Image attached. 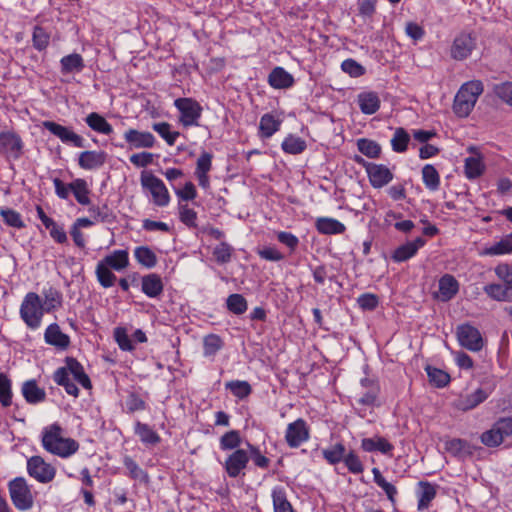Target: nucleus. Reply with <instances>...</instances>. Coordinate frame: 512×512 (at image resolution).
<instances>
[{
	"mask_svg": "<svg viewBox=\"0 0 512 512\" xmlns=\"http://www.w3.org/2000/svg\"><path fill=\"white\" fill-rule=\"evenodd\" d=\"M268 83L275 89H288L293 86L294 78L283 67H275L268 76Z\"/></svg>",
	"mask_w": 512,
	"mask_h": 512,
	"instance_id": "obj_26",
	"label": "nucleus"
},
{
	"mask_svg": "<svg viewBox=\"0 0 512 512\" xmlns=\"http://www.w3.org/2000/svg\"><path fill=\"white\" fill-rule=\"evenodd\" d=\"M447 450L457 456L470 453V446L467 441L462 439H452L446 444Z\"/></svg>",
	"mask_w": 512,
	"mask_h": 512,
	"instance_id": "obj_61",
	"label": "nucleus"
},
{
	"mask_svg": "<svg viewBox=\"0 0 512 512\" xmlns=\"http://www.w3.org/2000/svg\"><path fill=\"white\" fill-rule=\"evenodd\" d=\"M410 136L404 128H397L391 139L392 150L397 153H403L407 150Z\"/></svg>",
	"mask_w": 512,
	"mask_h": 512,
	"instance_id": "obj_52",
	"label": "nucleus"
},
{
	"mask_svg": "<svg viewBox=\"0 0 512 512\" xmlns=\"http://www.w3.org/2000/svg\"><path fill=\"white\" fill-rule=\"evenodd\" d=\"M134 257L141 266L149 269L155 267L157 264V256L148 246L136 247L134 249Z\"/></svg>",
	"mask_w": 512,
	"mask_h": 512,
	"instance_id": "obj_42",
	"label": "nucleus"
},
{
	"mask_svg": "<svg viewBox=\"0 0 512 512\" xmlns=\"http://www.w3.org/2000/svg\"><path fill=\"white\" fill-rule=\"evenodd\" d=\"M271 496L274 512H295L291 503L287 499V494L283 487H274Z\"/></svg>",
	"mask_w": 512,
	"mask_h": 512,
	"instance_id": "obj_38",
	"label": "nucleus"
},
{
	"mask_svg": "<svg viewBox=\"0 0 512 512\" xmlns=\"http://www.w3.org/2000/svg\"><path fill=\"white\" fill-rule=\"evenodd\" d=\"M494 92L502 101L512 106V82L496 85Z\"/></svg>",
	"mask_w": 512,
	"mask_h": 512,
	"instance_id": "obj_64",
	"label": "nucleus"
},
{
	"mask_svg": "<svg viewBox=\"0 0 512 512\" xmlns=\"http://www.w3.org/2000/svg\"><path fill=\"white\" fill-rule=\"evenodd\" d=\"M134 433L139 437L142 443L146 445H156L160 442V436L148 424L137 421L134 427Z\"/></svg>",
	"mask_w": 512,
	"mask_h": 512,
	"instance_id": "obj_37",
	"label": "nucleus"
},
{
	"mask_svg": "<svg viewBox=\"0 0 512 512\" xmlns=\"http://www.w3.org/2000/svg\"><path fill=\"white\" fill-rule=\"evenodd\" d=\"M459 345L471 352H479L484 347V339L480 331L471 324H461L456 329Z\"/></svg>",
	"mask_w": 512,
	"mask_h": 512,
	"instance_id": "obj_11",
	"label": "nucleus"
},
{
	"mask_svg": "<svg viewBox=\"0 0 512 512\" xmlns=\"http://www.w3.org/2000/svg\"><path fill=\"white\" fill-rule=\"evenodd\" d=\"M114 338L119 348L123 351H132L134 346L125 328L117 327L114 330Z\"/></svg>",
	"mask_w": 512,
	"mask_h": 512,
	"instance_id": "obj_59",
	"label": "nucleus"
},
{
	"mask_svg": "<svg viewBox=\"0 0 512 512\" xmlns=\"http://www.w3.org/2000/svg\"><path fill=\"white\" fill-rule=\"evenodd\" d=\"M106 159L104 151L87 150L79 154L78 165L84 170H96L105 164Z\"/></svg>",
	"mask_w": 512,
	"mask_h": 512,
	"instance_id": "obj_19",
	"label": "nucleus"
},
{
	"mask_svg": "<svg viewBox=\"0 0 512 512\" xmlns=\"http://www.w3.org/2000/svg\"><path fill=\"white\" fill-rule=\"evenodd\" d=\"M44 340L47 344L59 350H65L70 345V337L63 333L58 324H50L44 332Z\"/></svg>",
	"mask_w": 512,
	"mask_h": 512,
	"instance_id": "obj_21",
	"label": "nucleus"
},
{
	"mask_svg": "<svg viewBox=\"0 0 512 512\" xmlns=\"http://www.w3.org/2000/svg\"><path fill=\"white\" fill-rule=\"evenodd\" d=\"M419 490L417 491V497H418V505L417 509L419 511H424L429 508L432 500L436 496V487L435 485L426 482V481H420L419 484Z\"/></svg>",
	"mask_w": 512,
	"mask_h": 512,
	"instance_id": "obj_30",
	"label": "nucleus"
},
{
	"mask_svg": "<svg viewBox=\"0 0 512 512\" xmlns=\"http://www.w3.org/2000/svg\"><path fill=\"white\" fill-rule=\"evenodd\" d=\"M483 90V83L479 80L464 83L455 96L453 104L454 113L459 117H467L473 110Z\"/></svg>",
	"mask_w": 512,
	"mask_h": 512,
	"instance_id": "obj_4",
	"label": "nucleus"
},
{
	"mask_svg": "<svg viewBox=\"0 0 512 512\" xmlns=\"http://www.w3.org/2000/svg\"><path fill=\"white\" fill-rule=\"evenodd\" d=\"M485 171V164L483 157L479 153H474L472 156L464 160V174L467 179L474 180L479 178Z\"/></svg>",
	"mask_w": 512,
	"mask_h": 512,
	"instance_id": "obj_27",
	"label": "nucleus"
},
{
	"mask_svg": "<svg viewBox=\"0 0 512 512\" xmlns=\"http://www.w3.org/2000/svg\"><path fill=\"white\" fill-rule=\"evenodd\" d=\"M489 396V392L482 388L476 389L471 394L461 397L458 400L457 407L463 411L474 409L479 404L484 402Z\"/></svg>",
	"mask_w": 512,
	"mask_h": 512,
	"instance_id": "obj_31",
	"label": "nucleus"
},
{
	"mask_svg": "<svg viewBox=\"0 0 512 512\" xmlns=\"http://www.w3.org/2000/svg\"><path fill=\"white\" fill-rule=\"evenodd\" d=\"M174 106L180 112L179 122L184 127L199 126V119L202 115L201 105L192 98H177Z\"/></svg>",
	"mask_w": 512,
	"mask_h": 512,
	"instance_id": "obj_8",
	"label": "nucleus"
},
{
	"mask_svg": "<svg viewBox=\"0 0 512 512\" xmlns=\"http://www.w3.org/2000/svg\"><path fill=\"white\" fill-rule=\"evenodd\" d=\"M282 119L272 113H266L261 116L259 122L258 135L262 139L272 137L277 131L280 130Z\"/></svg>",
	"mask_w": 512,
	"mask_h": 512,
	"instance_id": "obj_25",
	"label": "nucleus"
},
{
	"mask_svg": "<svg viewBox=\"0 0 512 512\" xmlns=\"http://www.w3.org/2000/svg\"><path fill=\"white\" fill-rule=\"evenodd\" d=\"M152 129L157 132L169 146H173L180 136L178 131H172L168 122H159L152 125Z\"/></svg>",
	"mask_w": 512,
	"mask_h": 512,
	"instance_id": "obj_49",
	"label": "nucleus"
},
{
	"mask_svg": "<svg viewBox=\"0 0 512 512\" xmlns=\"http://www.w3.org/2000/svg\"><path fill=\"white\" fill-rule=\"evenodd\" d=\"M130 266L129 252L126 249L113 250L99 260L95 266V276L102 288H111L117 281L114 272H122Z\"/></svg>",
	"mask_w": 512,
	"mask_h": 512,
	"instance_id": "obj_1",
	"label": "nucleus"
},
{
	"mask_svg": "<svg viewBox=\"0 0 512 512\" xmlns=\"http://www.w3.org/2000/svg\"><path fill=\"white\" fill-rule=\"evenodd\" d=\"M477 39L472 33L461 32L453 40L450 55L454 60L467 59L476 48Z\"/></svg>",
	"mask_w": 512,
	"mask_h": 512,
	"instance_id": "obj_13",
	"label": "nucleus"
},
{
	"mask_svg": "<svg viewBox=\"0 0 512 512\" xmlns=\"http://www.w3.org/2000/svg\"><path fill=\"white\" fill-rule=\"evenodd\" d=\"M343 462L345 463L347 469L353 474H360L364 470L361 460L354 451L346 453Z\"/></svg>",
	"mask_w": 512,
	"mask_h": 512,
	"instance_id": "obj_60",
	"label": "nucleus"
},
{
	"mask_svg": "<svg viewBox=\"0 0 512 512\" xmlns=\"http://www.w3.org/2000/svg\"><path fill=\"white\" fill-rule=\"evenodd\" d=\"M509 254H512V242L505 237L497 242L484 245L478 251V255L481 257H497Z\"/></svg>",
	"mask_w": 512,
	"mask_h": 512,
	"instance_id": "obj_23",
	"label": "nucleus"
},
{
	"mask_svg": "<svg viewBox=\"0 0 512 512\" xmlns=\"http://www.w3.org/2000/svg\"><path fill=\"white\" fill-rule=\"evenodd\" d=\"M310 438V429L307 422L298 418L294 422L287 425L285 432V440L289 447L297 448Z\"/></svg>",
	"mask_w": 512,
	"mask_h": 512,
	"instance_id": "obj_14",
	"label": "nucleus"
},
{
	"mask_svg": "<svg viewBox=\"0 0 512 512\" xmlns=\"http://www.w3.org/2000/svg\"><path fill=\"white\" fill-rule=\"evenodd\" d=\"M22 150V141L18 135L10 131L0 133V151L6 155L18 158Z\"/></svg>",
	"mask_w": 512,
	"mask_h": 512,
	"instance_id": "obj_20",
	"label": "nucleus"
},
{
	"mask_svg": "<svg viewBox=\"0 0 512 512\" xmlns=\"http://www.w3.org/2000/svg\"><path fill=\"white\" fill-rule=\"evenodd\" d=\"M323 458L331 465H335L344 460L346 448L343 443L338 442L322 450Z\"/></svg>",
	"mask_w": 512,
	"mask_h": 512,
	"instance_id": "obj_44",
	"label": "nucleus"
},
{
	"mask_svg": "<svg viewBox=\"0 0 512 512\" xmlns=\"http://www.w3.org/2000/svg\"><path fill=\"white\" fill-rule=\"evenodd\" d=\"M484 292L489 298L498 302L512 301L509 293V287L505 284L490 283L484 286Z\"/></svg>",
	"mask_w": 512,
	"mask_h": 512,
	"instance_id": "obj_41",
	"label": "nucleus"
},
{
	"mask_svg": "<svg viewBox=\"0 0 512 512\" xmlns=\"http://www.w3.org/2000/svg\"><path fill=\"white\" fill-rule=\"evenodd\" d=\"M71 188L72 193L79 204L87 206L91 203L89 197L90 189L85 179L77 178L73 180Z\"/></svg>",
	"mask_w": 512,
	"mask_h": 512,
	"instance_id": "obj_43",
	"label": "nucleus"
},
{
	"mask_svg": "<svg viewBox=\"0 0 512 512\" xmlns=\"http://www.w3.org/2000/svg\"><path fill=\"white\" fill-rule=\"evenodd\" d=\"M84 60L78 53L66 55L60 60L62 74L79 73L84 68Z\"/></svg>",
	"mask_w": 512,
	"mask_h": 512,
	"instance_id": "obj_36",
	"label": "nucleus"
},
{
	"mask_svg": "<svg viewBox=\"0 0 512 512\" xmlns=\"http://www.w3.org/2000/svg\"><path fill=\"white\" fill-rule=\"evenodd\" d=\"M123 465L130 478L144 482L148 480L147 473L130 456H124Z\"/></svg>",
	"mask_w": 512,
	"mask_h": 512,
	"instance_id": "obj_54",
	"label": "nucleus"
},
{
	"mask_svg": "<svg viewBox=\"0 0 512 512\" xmlns=\"http://www.w3.org/2000/svg\"><path fill=\"white\" fill-rule=\"evenodd\" d=\"M316 228L319 233L326 235L341 234L346 229L343 223L337 219L329 217L318 218L316 221Z\"/></svg>",
	"mask_w": 512,
	"mask_h": 512,
	"instance_id": "obj_35",
	"label": "nucleus"
},
{
	"mask_svg": "<svg viewBox=\"0 0 512 512\" xmlns=\"http://www.w3.org/2000/svg\"><path fill=\"white\" fill-rule=\"evenodd\" d=\"M130 149L152 148L156 143L155 136L148 131L130 128L123 135Z\"/></svg>",
	"mask_w": 512,
	"mask_h": 512,
	"instance_id": "obj_16",
	"label": "nucleus"
},
{
	"mask_svg": "<svg viewBox=\"0 0 512 512\" xmlns=\"http://www.w3.org/2000/svg\"><path fill=\"white\" fill-rule=\"evenodd\" d=\"M494 273L506 286L512 283V264L502 262L495 266Z\"/></svg>",
	"mask_w": 512,
	"mask_h": 512,
	"instance_id": "obj_63",
	"label": "nucleus"
},
{
	"mask_svg": "<svg viewBox=\"0 0 512 512\" xmlns=\"http://www.w3.org/2000/svg\"><path fill=\"white\" fill-rule=\"evenodd\" d=\"M22 395L27 403L38 404L46 399V392L40 388L35 380H28L23 383L21 388Z\"/></svg>",
	"mask_w": 512,
	"mask_h": 512,
	"instance_id": "obj_28",
	"label": "nucleus"
},
{
	"mask_svg": "<svg viewBox=\"0 0 512 512\" xmlns=\"http://www.w3.org/2000/svg\"><path fill=\"white\" fill-rule=\"evenodd\" d=\"M46 313L40 295L28 292L20 305L19 314L26 326L32 330L38 329L42 324V318Z\"/></svg>",
	"mask_w": 512,
	"mask_h": 512,
	"instance_id": "obj_5",
	"label": "nucleus"
},
{
	"mask_svg": "<svg viewBox=\"0 0 512 512\" xmlns=\"http://www.w3.org/2000/svg\"><path fill=\"white\" fill-rule=\"evenodd\" d=\"M12 380L5 373H0V404L7 408L12 405Z\"/></svg>",
	"mask_w": 512,
	"mask_h": 512,
	"instance_id": "obj_46",
	"label": "nucleus"
},
{
	"mask_svg": "<svg viewBox=\"0 0 512 512\" xmlns=\"http://www.w3.org/2000/svg\"><path fill=\"white\" fill-rule=\"evenodd\" d=\"M227 309L236 314L241 315L246 312L248 304L246 299L241 294H231L226 300Z\"/></svg>",
	"mask_w": 512,
	"mask_h": 512,
	"instance_id": "obj_55",
	"label": "nucleus"
},
{
	"mask_svg": "<svg viewBox=\"0 0 512 512\" xmlns=\"http://www.w3.org/2000/svg\"><path fill=\"white\" fill-rule=\"evenodd\" d=\"M8 489L13 505L19 511L30 510L33 506V495L23 477H16L8 483Z\"/></svg>",
	"mask_w": 512,
	"mask_h": 512,
	"instance_id": "obj_6",
	"label": "nucleus"
},
{
	"mask_svg": "<svg viewBox=\"0 0 512 512\" xmlns=\"http://www.w3.org/2000/svg\"><path fill=\"white\" fill-rule=\"evenodd\" d=\"M422 181L424 186L432 192H435L440 187V175L437 169L431 165L426 164L421 170Z\"/></svg>",
	"mask_w": 512,
	"mask_h": 512,
	"instance_id": "obj_39",
	"label": "nucleus"
},
{
	"mask_svg": "<svg viewBox=\"0 0 512 512\" xmlns=\"http://www.w3.org/2000/svg\"><path fill=\"white\" fill-rule=\"evenodd\" d=\"M425 244V239L417 237L415 240L408 241L405 244L397 247L394 250L393 254L391 255V258L396 263L405 262L414 257L417 254L418 250L422 248Z\"/></svg>",
	"mask_w": 512,
	"mask_h": 512,
	"instance_id": "obj_18",
	"label": "nucleus"
},
{
	"mask_svg": "<svg viewBox=\"0 0 512 512\" xmlns=\"http://www.w3.org/2000/svg\"><path fill=\"white\" fill-rule=\"evenodd\" d=\"M358 150L369 158H378L381 153V146L373 140L360 138L357 140Z\"/></svg>",
	"mask_w": 512,
	"mask_h": 512,
	"instance_id": "obj_53",
	"label": "nucleus"
},
{
	"mask_svg": "<svg viewBox=\"0 0 512 512\" xmlns=\"http://www.w3.org/2000/svg\"><path fill=\"white\" fill-rule=\"evenodd\" d=\"M361 448L365 452L379 451L382 454H391L393 445L385 438L381 436H375L372 438H364L361 441Z\"/></svg>",
	"mask_w": 512,
	"mask_h": 512,
	"instance_id": "obj_29",
	"label": "nucleus"
},
{
	"mask_svg": "<svg viewBox=\"0 0 512 512\" xmlns=\"http://www.w3.org/2000/svg\"><path fill=\"white\" fill-rule=\"evenodd\" d=\"M85 122L90 129L97 133L110 135L113 132L112 125L99 113L92 112L88 114Z\"/></svg>",
	"mask_w": 512,
	"mask_h": 512,
	"instance_id": "obj_34",
	"label": "nucleus"
},
{
	"mask_svg": "<svg viewBox=\"0 0 512 512\" xmlns=\"http://www.w3.org/2000/svg\"><path fill=\"white\" fill-rule=\"evenodd\" d=\"M225 387L238 399H245L252 392L251 385L242 380L229 381L225 384Z\"/></svg>",
	"mask_w": 512,
	"mask_h": 512,
	"instance_id": "obj_50",
	"label": "nucleus"
},
{
	"mask_svg": "<svg viewBox=\"0 0 512 512\" xmlns=\"http://www.w3.org/2000/svg\"><path fill=\"white\" fill-rule=\"evenodd\" d=\"M42 125L51 134L59 138L64 144H69L76 148H84L86 145L85 139L74 132L70 127L60 125L53 121H44Z\"/></svg>",
	"mask_w": 512,
	"mask_h": 512,
	"instance_id": "obj_12",
	"label": "nucleus"
},
{
	"mask_svg": "<svg viewBox=\"0 0 512 512\" xmlns=\"http://www.w3.org/2000/svg\"><path fill=\"white\" fill-rule=\"evenodd\" d=\"M41 444L48 453L66 459L79 450V443L70 437L64 436L63 428L53 423L43 428Z\"/></svg>",
	"mask_w": 512,
	"mask_h": 512,
	"instance_id": "obj_2",
	"label": "nucleus"
},
{
	"mask_svg": "<svg viewBox=\"0 0 512 512\" xmlns=\"http://www.w3.org/2000/svg\"><path fill=\"white\" fill-rule=\"evenodd\" d=\"M459 287V282L453 275H443L438 282V299L442 302L450 301L458 293Z\"/></svg>",
	"mask_w": 512,
	"mask_h": 512,
	"instance_id": "obj_22",
	"label": "nucleus"
},
{
	"mask_svg": "<svg viewBox=\"0 0 512 512\" xmlns=\"http://www.w3.org/2000/svg\"><path fill=\"white\" fill-rule=\"evenodd\" d=\"M250 456L244 449H236L229 454L224 462V469L227 475L231 478H237L243 474L244 469L247 467Z\"/></svg>",
	"mask_w": 512,
	"mask_h": 512,
	"instance_id": "obj_15",
	"label": "nucleus"
},
{
	"mask_svg": "<svg viewBox=\"0 0 512 512\" xmlns=\"http://www.w3.org/2000/svg\"><path fill=\"white\" fill-rule=\"evenodd\" d=\"M372 474L374 482L385 492L389 501L394 504L398 493L397 488L383 477L378 468H373Z\"/></svg>",
	"mask_w": 512,
	"mask_h": 512,
	"instance_id": "obj_45",
	"label": "nucleus"
},
{
	"mask_svg": "<svg viewBox=\"0 0 512 512\" xmlns=\"http://www.w3.org/2000/svg\"><path fill=\"white\" fill-rule=\"evenodd\" d=\"M360 386L362 392L357 399L358 404L363 406L376 405L380 393V386L378 382L375 379L365 377L360 380Z\"/></svg>",
	"mask_w": 512,
	"mask_h": 512,
	"instance_id": "obj_17",
	"label": "nucleus"
},
{
	"mask_svg": "<svg viewBox=\"0 0 512 512\" xmlns=\"http://www.w3.org/2000/svg\"><path fill=\"white\" fill-rule=\"evenodd\" d=\"M33 46L38 51L45 50L50 42V33L43 27L35 26L32 34Z\"/></svg>",
	"mask_w": 512,
	"mask_h": 512,
	"instance_id": "obj_56",
	"label": "nucleus"
},
{
	"mask_svg": "<svg viewBox=\"0 0 512 512\" xmlns=\"http://www.w3.org/2000/svg\"><path fill=\"white\" fill-rule=\"evenodd\" d=\"M425 370L427 372L429 382L435 387L443 388L449 384L450 375L444 370L429 365L425 368Z\"/></svg>",
	"mask_w": 512,
	"mask_h": 512,
	"instance_id": "obj_48",
	"label": "nucleus"
},
{
	"mask_svg": "<svg viewBox=\"0 0 512 512\" xmlns=\"http://www.w3.org/2000/svg\"><path fill=\"white\" fill-rule=\"evenodd\" d=\"M70 375L79 385L85 389L92 387L89 376L85 373L83 365L73 357L65 359V366L59 367L53 375V380L59 386H62L66 393L74 397H78L79 389L76 384L71 381Z\"/></svg>",
	"mask_w": 512,
	"mask_h": 512,
	"instance_id": "obj_3",
	"label": "nucleus"
},
{
	"mask_svg": "<svg viewBox=\"0 0 512 512\" xmlns=\"http://www.w3.org/2000/svg\"><path fill=\"white\" fill-rule=\"evenodd\" d=\"M26 469L28 475L41 484L52 482L56 476V468L38 455L27 459Z\"/></svg>",
	"mask_w": 512,
	"mask_h": 512,
	"instance_id": "obj_7",
	"label": "nucleus"
},
{
	"mask_svg": "<svg viewBox=\"0 0 512 512\" xmlns=\"http://www.w3.org/2000/svg\"><path fill=\"white\" fill-rule=\"evenodd\" d=\"M224 346L220 336L209 334L203 339V355L205 357H214Z\"/></svg>",
	"mask_w": 512,
	"mask_h": 512,
	"instance_id": "obj_47",
	"label": "nucleus"
},
{
	"mask_svg": "<svg viewBox=\"0 0 512 512\" xmlns=\"http://www.w3.org/2000/svg\"><path fill=\"white\" fill-rule=\"evenodd\" d=\"M0 215L3 218L4 222L10 227L20 229L25 226L21 215L13 209L0 208Z\"/></svg>",
	"mask_w": 512,
	"mask_h": 512,
	"instance_id": "obj_57",
	"label": "nucleus"
},
{
	"mask_svg": "<svg viewBox=\"0 0 512 512\" xmlns=\"http://www.w3.org/2000/svg\"><path fill=\"white\" fill-rule=\"evenodd\" d=\"M341 69L350 77L358 78L365 74L366 69L356 60L349 58L341 63Z\"/></svg>",
	"mask_w": 512,
	"mask_h": 512,
	"instance_id": "obj_58",
	"label": "nucleus"
},
{
	"mask_svg": "<svg viewBox=\"0 0 512 512\" xmlns=\"http://www.w3.org/2000/svg\"><path fill=\"white\" fill-rule=\"evenodd\" d=\"M355 161L363 165L373 188L380 189L393 180V173L386 165L366 162L358 156L355 158Z\"/></svg>",
	"mask_w": 512,
	"mask_h": 512,
	"instance_id": "obj_9",
	"label": "nucleus"
},
{
	"mask_svg": "<svg viewBox=\"0 0 512 512\" xmlns=\"http://www.w3.org/2000/svg\"><path fill=\"white\" fill-rule=\"evenodd\" d=\"M306 147V141L294 134L287 135L281 144L282 150L285 153L291 155L301 154L306 149Z\"/></svg>",
	"mask_w": 512,
	"mask_h": 512,
	"instance_id": "obj_40",
	"label": "nucleus"
},
{
	"mask_svg": "<svg viewBox=\"0 0 512 512\" xmlns=\"http://www.w3.org/2000/svg\"><path fill=\"white\" fill-rule=\"evenodd\" d=\"M141 290L149 298L159 297L164 290L161 277L156 273L144 275L141 278Z\"/></svg>",
	"mask_w": 512,
	"mask_h": 512,
	"instance_id": "obj_24",
	"label": "nucleus"
},
{
	"mask_svg": "<svg viewBox=\"0 0 512 512\" xmlns=\"http://www.w3.org/2000/svg\"><path fill=\"white\" fill-rule=\"evenodd\" d=\"M141 185L150 191L156 206L166 207L169 205L171 200L169 191L161 179L153 174H142Z\"/></svg>",
	"mask_w": 512,
	"mask_h": 512,
	"instance_id": "obj_10",
	"label": "nucleus"
},
{
	"mask_svg": "<svg viewBox=\"0 0 512 512\" xmlns=\"http://www.w3.org/2000/svg\"><path fill=\"white\" fill-rule=\"evenodd\" d=\"M493 427L503 440L512 436V418L511 417L500 418L493 424Z\"/></svg>",
	"mask_w": 512,
	"mask_h": 512,
	"instance_id": "obj_62",
	"label": "nucleus"
},
{
	"mask_svg": "<svg viewBox=\"0 0 512 512\" xmlns=\"http://www.w3.org/2000/svg\"><path fill=\"white\" fill-rule=\"evenodd\" d=\"M42 295L44 298V301H42V305L46 313L53 312L62 306L63 296L58 289L52 286L44 288L42 290Z\"/></svg>",
	"mask_w": 512,
	"mask_h": 512,
	"instance_id": "obj_33",
	"label": "nucleus"
},
{
	"mask_svg": "<svg viewBox=\"0 0 512 512\" xmlns=\"http://www.w3.org/2000/svg\"><path fill=\"white\" fill-rule=\"evenodd\" d=\"M240 432L237 430H230L223 434L220 438V448L223 451L240 449L241 444Z\"/></svg>",
	"mask_w": 512,
	"mask_h": 512,
	"instance_id": "obj_51",
	"label": "nucleus"
},
{
	"mask_svg": "<svg viewBox=\"0 0 512 512\" xmlns=\"http://www.w3.org/2000/svg\"><path fill=\"white\" fill-rule=\"evenodd\" d=\"M357 102L361 112L366 115H372L380 108V99L375 92L360 93Z\"/></svg>",
	"mask_w": 512,
	"mask_h": 512,
	"instance_id": "obj_32",
	"label": "nucleus"
}]
</instances>
